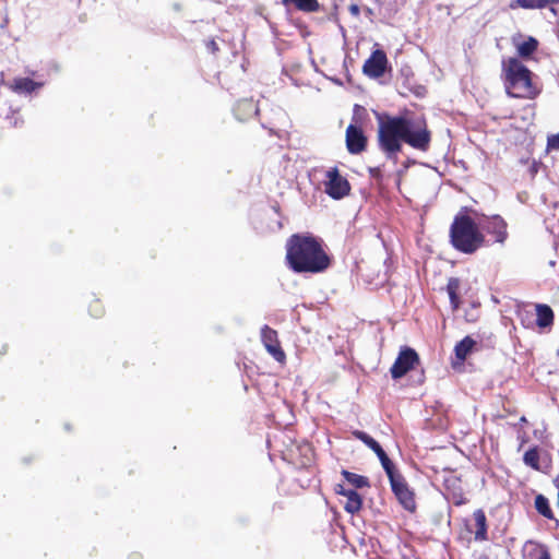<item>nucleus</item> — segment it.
I'll use <instances>...</instances> for the list:
<instances>
[{"mask_svg":"<svg viewBox=\"0 0 559 559\" xmlns=\"http://www.w3.org/2000/svg\"><path fill=\"white\" fill-rule=\"evenodd\" d=\"M524 421H526V419H525V417H522L521 423H524Z\"/></svg>","mask_w":559,"mask_h":559,"instance_id":"58836bf2","label":"nucleus"},{"mask_svg":"<svg viewBox=\"0 0 559 559\" xmlns=\"http://www.w3.org/2000/svg\"><path fill=\"white\" fill-rule=\"evenodd\" d=\"M475 345V340H473L471 336H465L454 347L456 358L461 361H464Z\"/></svg>","mask_w":559,"mask_h":559,"instance_id":"412c9836","label":"nucleus"},{"mask_svg":"<svg viewBox=\"0 0 559 559\" xmlns=\"http://www.w3.org/2000/svg\"><path fill=\"white\" fill-rule=\"evenodd\" d=\"M342 476L355 488H364L369 486V479L365 476L352 473L346 469L342 471Z\"/></svg>","mask_w":559,"mask_h":559,"instance_id":"393cba45","label":"nucleus"},{"mask_svg":"<svg viewBox=\"0 0 559 559\" xmlns=\"http://www.w3.org/2000/svg\"><path fill=\"white\" fill-rule=\"evenodd\" d=\"M507 223L500 215H492L486 217L483 223V228L489 235L495 236V242L503 245L508 238Z\"/></svg>","mask_w":559,"mask_h":559,"instance_id":"9d476101","label":"nucleus"},{"mask_svg":"<svg viewBox=\"0 0 559 559\" xmlns=\"http://www.w3.org/2000/svg\"><path fill=\"white\" fill-rule=\"evenodd\" d=\"M129 559H141V558H140V555L134 554V555L130 556Z\"/></svg>","mask_w":559,"mask_h":559,"instance_id":"4c0bfd02","label":"nucleus"},{"mask_svg":"<svg viewBox=\"0 0 559 559\" xmlns=\"http://www.w3.org/2000/svg\"><path fill=\"white\" fill-rule=\"evenodd\" d=\"M450 243L456 251L473 254L486 245V238L475 221L461 211L450 226Z\"/></svg>","mask_w":559,"mask_h":559,"instance_id":"20e7f679","label":"nucleus"},{"mask_svg":"<svg viewBox=\"0 0 559 559\" xmlns=\"http://www.w3.org/2000/svg\"><path fill=\"white\" fill-rule=\"evenodd\" d=\"M406 143L416 150L425 152L428 150L430 142H406Z\"/></svg>","mask_w":559,"mask_h":559,"instance_id":"2f4dec72","label":"nucleus"},{"mask_svg":"<svg viewBox=\"0 0 559 559\" xmlns=\"http://www.w3.org/2000/svg\"><path fill=\"white\" fill-rule=\"evenodd\" d=\"M388 63L389 61L385 52L381 49H376L365 61L362 66V73L371 79L381 78L386 71Z\"/></svg>","mask_w":559,"mask_h":559,"instance_id":"6e6552de","label":"nucleus"},{"mask_svg":"<svg viewBox=\"0 0 559 559\" xmlns=\"http://www.w3.org/2000/svg\"><path fill=\"white\" fill-rule=\"evenodd\" d=\"M473 518H474L475 526H476V531L474 533L475 539L479 540V542L486 540L487 539V519H486L485 512L481 509H477L476 511H474Z\"/></svg>","mask_w":559,"mask_h":559,"instance_id":"2eb2a0df","label":"nucleus"},{"mask_svg":"<svg viewBox=\"0 0 559 559\" xmlns=\"http://www.w3.org/2000/svg\"><path fill=\"white\" fill-rule=\"evenodd\" d=\"M459 288L460 281L456 277H451L447 284V292L450 298L451 306L454 310L460 307V297H459Z\"/></svg>","mask_w":559,"mask_h":559,"instance_id":"5701e85b","label":"nucleus"},{"mask_svg":"<svg viewBox=\"0 0 559 559\" xmlns=\"http://www.w3.org/2000/svg\"><path fill=\"white\" fill-rule=\"evenodd\" d=\"M460 484H461L460 478L453 474H449L443 479V485H444L445 489L452 492L453 498L457 499L455 501L456 504L462 503V497H463V492H462V488H461Z\"/></svg>","mask_w":559,"mask_h":559,"instance_id":"6ab92c4d","label":"nucleus"},{"mask_svg":"<svg viewBox=\"0 0 559 559\" xmlns=\"http://www.w3.org/2000/svg\"><path fill=\"white\" fill-rule=\"evenodd\" d=\"M502 80L506 92L514 98L534 99L540 87L533 81V72L516 57L502 60Z\"/></svg>","mask_w":559,"mask_h":559,"instance_id":"7ed1b4c3","label":"nucleus"},{"mask_svg":"<svg viewBox=\"0 0 559 559\" xmlns=\"http://www.w3.org/2000/svg\"><path fill=\"white\" fill-rule=\"evenodd\" d=\"M368 142H346V146L349 153L359 154L367 147Z\"/></svg>","mask_w":559,"mask_h":559,"instance_id":"7c9ffc66","label":"nucleus"},{"mask_svg":"<svg viewBox=\"0 0 559 559\" xmlns=\"http://www.w3.org/2000/svg\"><path fill=\"white\" fill-rule=\"evenodd\" d=\"M530 545L533 546V549L530 550L528 557L532 559H550V554L548 548L544 545H539L533 542H528Z\"/></svg>","mask_w":559,"mask_h":559,"instance_id":"bb28decb","label":"nucleus"},{"mask_svg":"<svg viewBox=\"0 0 559 559\" xmlns=\"http://www.w3.org/2000/svg\"><path fill=\"white\" fill-rule=\"evenodd\" d=\"M324 187L325 193L334 200H340L350 192L348 180L341 176L336 167L326 170Z\"/></svg>","mask_w":559,"mask_h":559,"instance_id":"423d86ee","label":"nucleus"},{"mask_svg":"<svg viewBox=\"0 0 559 559\" xmlns=\"http://www.w3.org/2000/svg\"><path fill=\"white\" fill-rule=\"evenodd\" d=\"M538 48V40L535 37H527L526 40L516 45L518 56L523 59H530Z\"/></svg>","mask_w":559,"mask_h":559,"instance_id":"aec40b11","label":"nucleus"},{"mask_svg":"<svg viewBox=\"0 0 559 559\" xmlns=\"http://www.w3.org/2000/svg\"><path fill=\"white\" fill-rule=\"evenodd\" d=\"M348 10L354 16H358L360 14V9L357 4H350Z\"/></svg>","mask_w":559,"mask_h":559,"instance_id":"f704fd0d","label":"nucleus"},{"mask_svg":"<svg viewBox=\"0 0 559 559\" xmlns=\"http://www.w3.org/2000/svg\"><path fill=\"white\" fill-rule=\"evenodd\" d=\"M479 559H488V557H486V556H481Z\"/></svg>","mask_w":559,"mask_h":559,"instance_id":"ea45409f","label":"nucleus"},{"mask_svg":"<svg viewBox=\"0 0 559 559\" xmlns=\"http://www.w3.org/2000/svg\"><path fill=\"white\" fill-rule=\"evenodd\" d=\"M547 140H556V141H559V134H555L552 136H548Z\"/></svg>","mask_w":559,"mask_h":559,"instance_id":"e433bc0d","label":"nucleus"},{"mask_svg":"<svg viewBox=\"0 0 559 559\" xmlns=\"http://www.w3.org/2000/svg\"><path fill=\"white\" fill-rule=\"evenodd\" d=\"M523 462L534 469H539V453L537 449H528L523 455Z\"/></svg>","mask_w":559,"mask_h":559,"instance_id":"cd10ccee","label":"nucleus"},{"mask_svg":"<svg viewBox=\"0 0 559 559\" xmlns=\"http://www.w3.org/2000/svg\"><path fill=\"white\" fill-rule=\"evenodd\" d=\"M535 508L539 514L546 519L552 520L554 513L549 506L548 499L543 495H537L535 498Z\"/></svg>","mask_w":559,"mask_h":559,"instance_id":"a878e982","label":"nucleus"},{"mask_svg":"<svg viewBox=\"0 0 559 559\" xmlns=\"http://www.w3.org/2000/svg\"><path fill=\"white\" fill-rule=\"evenodd\" d=\"M261 341L267 353L278 362L285 360V353L281 348L277 332L269 325L261 329Z\"/></svg>","mask_w":559,"mask_h":559,"instance_id":"1a4fd4ad","label":"nucleus"},{"mask_svg":"<svg viewBox=\"0 0 559 559\" xmlns=\"http://www.w3.org/2000/svg\"><path fill=\"white\" fill-rule=\"evenodd\" d=\"M354 437L358 440H360L361 442H364V444H366L369 449L374 445L376 441L371 436H369L367 432L365 431H361V430H355L353 432Z\"/></svg>","mask_w":559,"mask_h":559,"instance_id":"c756f323","label":"nucleus"},{"mask_svg":"<svg viewBox=\"0 0 559 559\" xmlns=\"http://www.w3.org/2000/svg\"><path fill=\"white\" fill-rule=\"evenodd\" d=\"M206 47H207V49H209L212 53H215L216 51H218V45H217V43H216L214 39H210V40L206 43Z\"/></svg>","mask_w":559,"mask_h":559,"instance_id":"72a5a7b5","label":"nucleus"},{"mask_svg":"<svg viewBox=\"0 0 559 559\" xmlns=\"http://www.w3.org/2000/svg\"><path fill=\"white\" fill-rule=\"evenodd\" d=\"M551 4H559V0H511L509 7L512 10H534L544 9Z\"/></svg>","mask_w":559,"mask_h":559,"instance_id":"ddd939ff","label":"nucleus"},{"mask_svg":"<svg viewBox=\"0 0 559 559\" xmlns=\"http://www.w3.org/2000/svg\"><path fill=\"white\" fill-rule=\"evenodd\" d=\"M345 140H367L364 131V119L360 115L355 114L352 122L346 129Z\"/></svg>","mask_w":559,"mask_h":559,"instance_id":"4468645a","label":"nucleus"},{"mask_svg":"<svg viewBox=\"0 0 559 559\" xmlns=\"http://www.w3.org/2000/svg\"><path fill=\"white\" fill-rule=\"evenodd\" d=\"M284 5H294L302 12H317L320 9L318 0H282Z\"/></svg>","mask_w":559,"mask_h":559,"instance_id":"4be33fe9","label":"nucleus"},{"mask_svg":"<svg viewBox=\"0 0 559 559\" xmlns=\"http://www.w3.org/2000/svg\"><path fill=\"white\" fill-rule=\"evenodd\" d=\"M43 86V83H37L29 78H16L13 80L11 88L16 93H32Z\"/></svg>","mask_w":559,"mask_h":559,"instance_id":"f3484780","label":"nucleus"},{"mask_svg":"<svg viewBox=\"0 0 559 559\" xmlns=\"http://www.w3.org/2000/svg\"><path fill=\"white\" fill-rule=\"evenodd\" d=\"M378 140H429L426 120L413 111L405 110L399 116L386 112L376 114Z\"/></svg>","mask_w":559,"mask_h":559,"instance_id":"f03ea898","label":"nucleus"},{"mask_svg":"<svg viewBox=\"0 0 559 559\" xmlns=\"http://www.w3.org/2000/svg\"><path fill=\"white\" fill-rule=\"evenodd\" d=\"M379 148L388 159L396 164L402 153V142H379Z\"/></svg>","mask_w":559,"mask_h":559,"instance_id":"a211bd4d","label":"nucleus"},{"mask_svg":"<svg viewBox=\"0 0 559 559\" xmlns=\"http://www.w3.org/2000/svg\"><path fill=\"white\" fill-rule=\"evenodd\" d=\"M354 437L358 440H360L361 442H364V444H366L369 449L374 445L376 441L371 436H369L367 432L365 431H361V430H355L353 432Z\"/></svg>","mask_w":559,"mask_h":559,"instance_id":"c85d7f7f","label":"nucleus"},{"mask_svg":"<svg viewBox=\"0 0 559 559\" xmlns=\"http://www.w3.org/2000/svg\"><path fill=\"white\" fill-rule=\"evenodd\" d=\"M335 491L336 493L346 498L344 509L347 513L355 514L360 511L362 507V498L355 489L346 488L343 485H337Z\"/></svg>","mask_w":559,"mask_h":559,"instance_id":"f8f14e48","label":"nucleus"},{"mask_svg":"<svg viewBox=\"0 0 559 559\" xmlns=\"http://www.w3.org/2000/svg\"><path fill=\"white\" fill-rule=\"evenodd\" d=\"M536 324L539 328H548L554 323V311L548 305H536Z\"/></svg>","mask_w":559,"mask_h":559,"instance_id":"dca6fc26","label":"nucleus"},{"mask_svg":"<svg viewBox=\"0 0 559 559\" xmlns=\"http://www.w3.org/2000/svg\"><path fill=\"white\" fill-rule=\"evenodd\" d=\"M386 475L389 477L392 491L401 506L405 510L414 512L416 510L415 495L405 478L401 474L395 473V469Z\"/></svg>","mask_w":559,"mask_h":559,"instance_id":"39448f33","label":"nucleus"},{"mask_svg":"<svg viewBox=\"0 0 559 559\" xmlns=\"http://www.w3.org/2000/svg\"><path fill=\"white\" fill-rule=\"evenodd\" d=\"M259 112L258 103L253 98L239 99L234 106L235 117L239 121H247L254 118Z\"/></svg>","mask_w":559,"mask_h":559,"instance_id":"9b49d317","label":"nucleus"},{"mask_svg":"<svg viewBox=\"0 0 559 559\" xmlns=\"http://www.w3.org/2000/svg\"><path fill=\"white\" fill-rule=\"evenodd\" d=\"M418 361L419 357L415 349L411 347L402 348L390 369L392 378L400 379L404 377Z\"/></svg>","mask_w":559,"mask_h":559,"instance_id":"0eeeda50","label":"nucleus"},{"mask_svg":"<svg viewBox=\"0 0 559 559\" xmlns=\"http://www.w3.org/2000/svg\"><path fill=\"white\" fill-rule=\"evenodd\" d=\"M369 173H370L371 177L374 179H381V177H382L381 167H372L369 169Z\"/></svg>","mask_w":559,"mask_h":559,"instance_id":"473e14b6","label":"nucleus"},{"mask_svg":"<svg viewBox=\"0 0 559 559\" xmlns=\"http://www.w3.org/2000/svg\"><path fill=\"white\" fill-rule=\"evenodd\" d=\"M370 449L374 452V454H377V456L386 474H390L391 472L394 471V464L389 459L388 454L385 453V451L382 449V447L380 445V443L378 441H376L374 445H372Z\"/></svg>","mask_w":559,"mask_h":559,"instance_id":"b1692460","label":"nucleus"},{"mask_svg":"<svg viewBox=\"0 0 559 559\" xmlns=\"http://www.w3.org/2000/svg\"><path fill=\"white\" fill-rule=\"evenodd\" d=\"M331 263L320 238L294 234L286 241V264L295 273H321Z\"/></svg>","mask_w":559,"mask_h":559,"instance_id":"f257e3e1","label":"nucleus"},{"mask_svg":"<svg viewBox=\"0 0 559 559\" xmlns=\"http://www.w3.org/2000/svg\"><path fill=\"white\" fill-rule=\"evenodd\" d=\"M559 150V142H547V151Z\"/></svg>","mask_w":559,"mask_h":559,"instance_id":"c9c22d12","label":"nucleus"}]
</instances>
